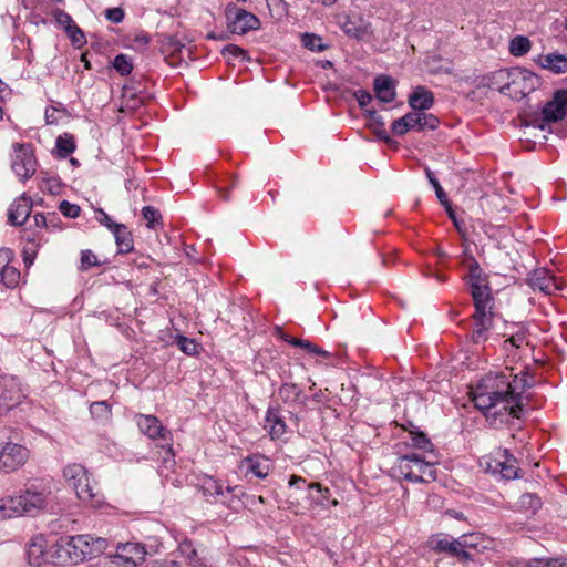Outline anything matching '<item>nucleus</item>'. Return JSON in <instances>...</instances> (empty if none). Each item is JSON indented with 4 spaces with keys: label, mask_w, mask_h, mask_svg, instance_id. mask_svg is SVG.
<instances>
[{
    "label": "nucleus",
    "mask_w": 567,
    "mask_h": 567,
    "mask_svg": "<svg viewBox=\"0 0 567 567\" xmlns=\"http://www.w3.org/2000/svg\"><path fill=\"white\" fill-rule=\"evenodd\" d=\"M373 90L377 99L382 103H390L396 96L395 81L385 74H380L374 78Z\"/></svg>",
    "instance_id": "4be33fe9"
},
{
    "label": "nucleus",
    "mask_w": 567,
    "mask_h": 567,
    "mask_svg": "<svg viewBox=\"0 0 567 567\" xmlns=\"http://www.w3.org/2000/svg\"><path fill=\"white\" fill-rule=\"evenodd\" d=\"M238 185V177L234 176L229 181L228 186H219L217 187L218 195L224 200H229V192L231 188H235Z\"/></svg>",
    "instance_id": "13d9d810"
},
{
    "label": "nucleus",
    "mask_w": 567,
    "mask_h": 567,
    "mask_svg": "<svg viewBox=\"0 0 567 567\" xmlns=\"http://www.w3.org/2000/svg\"><path fill=\"white\" fill-rule=\"evenodd\" d=\"M425 174H426L429 182L433 186L436 197L440 200V203L442 205L447 204V200H449L447 195L444 192V189L442 188V186H441L439 179L436 178V176L434 175V173L430 168H426Z\"/></svg>",
    "instance_id": "ea45409f"
},
{
    "label": "nucleus",
    "mask_w": 567,
    "mask_h": 567,
    "mask_svg": "<svg viewBox=\"0 0 567 567\" xmlns=\"http://www.w3.org/2000/svg\"><path fill=\"white\" fill-rule=\"evenodd\" d=\"M205 491L214 496H221L224 494V487L221 483L215 480H210L206 483Z\"/></svg>",
    "instance_id": "052dcab7"
},
{
    "label": "nucleus",
    "mask_w": 567,
    "mask_h": 567,
    "mask_svg": "<svg viewBox=\"0 0 567 567\" xmlns=\"http://www.w3.org/2000/svg\"><path fill=\"white\" fill-rule=\"evenodd\" d=\"M176 344L178 349L187 355H195L199 352L200 346L195 342L194 339H189L184 336H178L176 338Z\"/></svg>",
    "instance_id": "e433bc0d"
},
{
    "label": "nucleus",
    "mask_w": 567,
    "mask_h": 567,
    "mask_svg": "<svg viewBox=\"0 0 567 567\" xmlns=\"http://www.w3.org/2000/svg\"><path fill=\"white\" fill-rule=\"evenodd\" d=\"M14 254L9 248L0 249V285L16 288L20 281V271L13 266Z\"/></svg>",
    "instance_id": "4468645a"
},
{
    "label": "nucleus",
    "mask_w": 567,
    "mask_h": 567,
    "mask_svg": "<svg viewBox=\"0 0 567 567\" xmlns=\"http://www.w3.org/2000/svg\"><path fill=\"white\" fill-rule=\"evenodd\" d=\"M66 33L75 45H81L85 42L84 33L76 24L68 25Z\"/></svg>",
    "instance_id": "de8ad7c7"
},
{
    "label": "nucleus",
    "mask_w": 567,
    "mask_h": 567,
    "mask_svg": "<svg viewBox=\"0 0 567 567\" xmlns=\"http://www.w3.org/2000/svg\"><path fill=\"white\" fill-rule=\"evenodd\" d=\"M470 293L474 302V312H493L494 298L491 288L473 290Z\"/></svg>",
    "instance_id": "7c9ffc66"
},
{
    "label": "nucleus",
    "mask_w": 567,
    "mask_h": 567,
    "mask_svg": "<svg viewBox=\"0 0 567 567\" xmlns=\"http://www.w3.org/2000/svg\"><path fill=\"white\" fill-rule=\"evenodd\" d=\"M538 64L545 69L549 70L555 74H561L567 72V55L560 53H548L545 55H540L538 59Z\"/></svg>",
    "instance_id": "bb28decb"
},
{
    "label": "nucleus",
    "mask_w": 567,
    "mask_h": 567,
    "mask_svg": "<svg viewBox=\"0 0 567 567\" xmlns=\"http://www.w3.org/2000/svg\"><path fill=\"white\" fill-rule=\"evenodd\" d=\"M14 154L12 155L11 168L14 174L22 181L31 178L37 171V159L33 155L31 145L14 144Z\"/></svg>",
    "instance_id": "9d476101"
},
{
    "label": "nucleus",
    "mask_w": 567,
    "mask_h": 567,
    "mask_svg": "<svg viewBox=\"0 0 567 567\" xmlns=\"http://www.w3.org/2000/svg\"><path fill=\"white\" fill-rule=\"evenodd\" d=\"M49 492L31 485L19 495L0 498V519L16 516H34L47 506Z\"/></svg>",
    "instance_id": "f03ea898"
},
{
    "label": "nucleus",
    "mask_w": 567,
    "mask_h": 567,
    "mask_svg": "<svg viewBox=\"0 0 567 567\" xmlns=\"http://www.w3.org/2000/svg\"><path fill=\"white\" fill-rule=\"evenodd\" d=\"M567 111V91H557L554 99L547 102L543 110V120L545 122H557L565 117Z\"/></svg>",
    "instance_id": "a211bd4d"
},
{
    "label": "nucleus",
    "mask_w": 567,
    "mask_h": 567,
    "mask_svg": "<svg viewBox=\"0 0 567 567\" xmlns=\"http://www.w3.org/2000/svg\"><path fill=\"white\" fill-rule=\"evenodd\" d=\"M105 17L112 23H121L124 20V10L120 7L111 8L105 11Z\"/></svg>",
    "instance_id": "6e6d98bb"
},
{
    "label": "nucleus",
    "mask_w": 567,
    "mask_h": 567,
    "mask_svg": "<svg viewBox=\"0 0 567 567\" xmlns=\"http://www.w3.org/2000/svg\"><path fill=\"white\" fill-rule=\"evenodd\" d=\"M106 540L93 539L90 535L70 536L65 540L64 550L74 563L91 559L105 549Z\"/></svg>",
    "instance_id": "423d86ee"
},
{
    "label": "nucleus",
    "mask_w": 567,
    "mask_h": 567,
    "mask_svg": "<svg viewBox=\"0 0 567 567\" xmlns=\"http://www.w3.org/2000/svg\"><path fill=\"white\" fill-rule=\"evenodd\" d=\"M354 97L367 115V110H369L368 106L373 100L372 94L365 90H358L354 92Z\"/></svg>",
    "instance_id": "864d4df0"
},
{
    "label": "nucleus",
    "mask_w": 567,
    "mask_h": 567,
    "mask_svg": "<svg viewBox=\"0 0 567 567\" xmlns=\"http://www.w3.org/2000/svg\"><path fill=\"white\" fill-rule=\"evenodd\" d=\"M532 386L527 371L513 373V369L488 372L471 391L476 409L485 415L501 416L504 413L519 419L525 412L524 392Z\"/></svg>",
    "instance_id": "f257e3e1"
},
{
    "label": "nucleus",
    "mask_w": 567,
    "mask_h": 567,
    "mask_svg": "<svg viewBox=\"0 0 567 567\" xmlns=\"http://www.w3.org/2000/svg\"><path fill=\"white\" fill-rule=\"evenodd\" d=\"M429 543H430V547L435 553H446V550L449 548V544H451L452 540H450L447 537H444V538H432Z\"/></svg>",
    "instance_id": "5fc2aeb1"
},
{
    "label": "nucleus",
    "mask_w": 567,
    "mask_h": 567,
    "mask_svg": "<svg viewBox=\"0 0 567 567\" xmlns=\"http://www.w3.org/2000/svg\"><path fill=\"white\" fill-rule=\"evenodd\" d=\"M493 80L496 82H504L502 86L498 87L499 92L505 93L506 90H511L512 86L518 85V81H523V87L520 90L523 95H526V92H532L538 85V78L535 73L526 70V69H501L493 74Z\"/></svg>",
    "instance_id": "0eeeda50"
},
{
    "label": "nucleus",
    "mask_w": 567,
    "mask_h": 567,
    "mask_svg": "<svg viewBox=\"0 0 567 567\" xmlns=\"http://www.w3.org/2000/svg\"><path fill=\"white\" fill-rule=\"evenodd\" d=\"M90 413L96 421L106 422L112 416V408L106 401H97L90 405Z\"/></svg>",
    "instance_id": "473e14b6"
},
{
    "label": "nucleus",
    "mask_w": 567,
    "mask_h": 567,
    "mask_svg": "<svg viewBox=\"0 0 567 567\" xmlns=\"http://www.w3.org/2000/svg\"><path fill=\"white\" fill-rule=\"evenodd\" d=\"M528 284L533 290H539L545 295H555L565 287L564 280L546 268H538L530 272Z\"/></svg>",
    "instance_id": "f8f14e48"
},
{
    "label": "nucleus",
    "mask_w": 567,
    "mask_h": 567,
    "mask_svg": "<svg viewBox=\"0 0 567 567\" xmlns=\"http://www.w3.org/2000/svg\"><path fill=\"white\" fill-rule=\"evenodd\" d=\"M227 28L234 34H246L260 28V20L251 12L229 4L225 11Z\"/></svg>",
    "instance_id": "1a4fd4ad"
},
{
    "label": "nucleus",
    "mask_w": 567,
    "mask_h": 567,
    "mask_svg": "<svg viewBox=\"0 0 567 567\" xmlns=\"http://www.w3.org/2000/svg\"><path fill=\"white\" fill-rule=\"evenodd\" d=\"M395 470L404 480L413 483H429L436 480L434 462L425 461L417 453L400 456Z\"/></svg>",
    "instance_id": "39448f33"
},
{
    "label": "nucleus",
    "mask_w": 567,
    "mask_h": 567,
    "mask_svg": "<svg viewBox=\"0 0 567 567\" xmlns=\"http://www.w3.org/2000/svg\"><path fill=\"white\" fill-rule=\"evenodd\" d=\"M100 266L97 257L89 249L81 251V270H87L92 267Z\"/></svg>",
    "instance_id": "a18cd8bd"
},
{
    "label": "nucleus",
    "mask_w": 567,
    "mask_h": 567,
    "mask_svg": "<svg viewBox=\"0 0 567 567\" xmlns=\"http://www.w3.org/2000/svg\"><path fill=\"white\" fill-rule=\"evenodd\" d=\"M30 451L19 443H0V472L6 474L17 472L29 460Z\"/></svg>",
    "instance_id": "6e6552de"
},
{
    "label": "nucleus",
    "mask_w": 567,
    "mask_h": 567,
    "mask_svg": "<svg viewBox=\"0 0 567 567\" xmlns=\"http://www.w3.org/2000/svg\"><path fill=\"white\" fill-rule=\"evenodd\" d=\"M104 567H133L128 560L124 561V556L121 553H115L105 558Z\"/></svg>",
    "instance_id": "09e8293b"
},
{
    "label": "nucleus",
    "mask_w": 567,
    "mask_h": 567,
    "mask_svg": "<svg viewBox=\"0 0 567 567\" xmlns=\"http://www.w3.org/2000/svg\"><path fill=\"white\" fill-rule=\"evenodd\" d=\"M410 131L422 132V112L413 111L405 114Z\"/></svg>",
    "instance_id": "603ef678"
},
{
    "label": "nucleus",
    "mask_w": 567,
    "mask_h": 567,
    "mask_svg": "<svg viewBox=\"0 0 567 567\" xmlns=\"http://www.w3.org/2000/svg\"><path fill=\"white\" fill-rule=\"evenodd\" d=\"M530 50V41L524 35H516L509 42V52L514 56L525 55Z\"/></svg>",
    "instance_id": "72a5a7b5"
},
{
    "label": "nucleus",
    "mask_w": 567,
    "mask_h": 567,
    "mask_svg": "<svg viewBox=\"0 0 567 567\" xmlns=\"http://www.w3.org/2000/svg\"><path fill=\"white\" fill-rule=\"evenodd\" d=\"M63 476L81 502L91 506L100 503L97 486L91 481L87 470L82 464H68L63 470Z\"/></svg>",
    "instance_id": "20e7f679"
},
{
    "label": "nucleus",
    "mask_w": 567,
    "mask_h": 567,
    "mask_svg": "<svg viewBox=\"0 0 567 567\" xmlns=\"http://www.w3.org/2000/svg\"><path fill=\"white\" fill-rule=\"evenodd\" d=\"M240 468L244 471L246 477H248V475H254L258 478H266L269 475L272 465L268 457L261 454H254L241 461Z\"/></svg>",
    "instance_id": "f3484780"
},
{
    "label": "nucleus",
    "mask_w": 567,
    "mask_h": 567,
    "mask_svg": "<svg viewBox=\"0 0 567 567\" xmlns=\"http://www.w3.org/2000/svg\"><path fill=\"white\" fill-rule=\"evenodd\" d=\"M97 220L105 226L110 231L114 229V226H118V223H115L111 219V217L102 209H96Z\"/></svg>",
    "instance_id": "bf43d9fd"
},
{
    "label": "nucleus",
    "mask_w": 567,
    "mask_h": 567,
    "mask_svg": "<svg viewBox=\"0 0 567 567\" xmlns=\"http://www.w3.org/2000/svg\"><path fill=\"white\" fill-rule=\"evenodd\" d=\"M505 344L509 343L514 348H522L523 346H528V332L525 327H518L517 331L512 333V336L504 341Z\"/></svg>",
    "instance_id": "4c0bfd02"
},
{
    "label": "nucleus",
    "mask_w": 567,
    "mask_h": 567,
    "mask_svg": "<svg viewBox=\"0 0 567 567\" xmlns=\"http://www.w3.org/2000/svg\"><path fill=\"white\" fill-rule=\"evenodd\" d=\"M265 429L268 431L271 440H279L287 431V425L280 415L279 408L269 406L265 415Z\"/></svg>",
    "instance_id": "412c9836"
},
{
    "label": "nucleus",
    "mask_w": 567,
    "mask_h": 567,
    "mask_svg": "<svg viewBox=\"0 0 567 567\" xmlns=\"http://www.w3.org/2000/svg\"><path fill=\"white\" fill-rule=\"evenodd\" d=\"M466 544H463L462 542H460L458 539H452V543L449 544V548L446 550L447 554H450L451 556L453 557H456L457 556V553L458 550L462 548V547H465Z\"/></svg>",
    "instance_id": "e2e57ef3"
},
{
    "label": "nucleus",
    "mask_w": 567,
    "mask_h": 567,
    "mask_svg": "<svg viewBox=\"0 0 567 567\" xmlns=\"http://www.w3.org/2000/svg\"><path fill=\"white\" fill-rule=\"evenodd\" d=\"M75 147L74 136L70 133L59 135L55 141L56 153L61 158H66L71 155L75 151Z\"/></svg>",
    "instance_id": "2f4dec72"
},
{
    "label": "nucleus",
    "mask_w": 567,
    "mask_h": 567,
    "mask_svg": "<svg viewBox=\"0 0 567 567\" xmlns=\"http://www.w3.org/2000/svg\"><path fill=\"white\" fill-rule=\"evenodd\" d=\"M45 546L42 537H35L31 540L27 549V558L32 567H41L45 561Z\"/></svg>",
    "instance_id": "c756f323"
},
{
    "label": "nucleus",
    "mask_w": 567,
    "mask_h": 567,
    "mask_svg": "<svg viewBox=\"0 0 567 567\" xmlns=\"http://www.w3.org/2000/svg\"><path fill=\"white\" fill-rule=\"evenodd\" d=\"M519 506L523 509L529 511L532 514H535L542 507V501L537 495L526 493L520 496Z\"/></svg>",
    "instance_id": "c9c22d12"
},
{
    "label": "nucleus",
    "mask_w": 567,
    "mask_h": 567,
    "mask_svg": "<svg viewBox=\"0 0 567 567\" xmlns=\"http://www.w3.org/2000/svg\"><path fill=\"white\" fill-rule=\"evenodd\" d=\"M516 458L507 450L498 449L494 456L486 461V471L499 474L505 480H513L518 476Z\"/></svg>",
    "instance_id": "9b49d317"
},
{
    "label": "nucleus",
    "mask_w": 567,
    "mask_h": 567,
    "mask_svg": "<svg viewBox=\"0 0 567 567\" xmlns=\"http://www.w3.org/2000/svg\"><path fill=\"white\" fill-rule=\"evenodd\" d=\"M342 31L351 38L363 40L371 34V25L361 16L342 14L338 18Z\"/></svg>",
    "instance_id": "ddd939ff"
},
{
    "label": "nucleus",
    "mask_w": 567,
    "mask_h": 567,
    "mask_svg": "<svg viewBox=\"0 0 567 567\" xmlns=\"http://www.w3.org/2000/svg\"><path fill=\"white\" fill-rule=\"evenodd\" d=\"M159 51L164 55V59L169 65L177 64L179 55L185 49V44L182 43L175 35L162 34L159 35Z\"/></svg>",
    "instance_id": "aec40b11"
},
{
    "label": "nucleus",
    "mask_w": 567,
    "mask_h": 567,
    "mask_svg": "<svg viewBox=\"0 0 567 567\" xmlns=\"http://www.w3.org/2000/svg\"><path fill=\"white\" fill-rule=\"evenodd\" d=\"M117 553L124 556V561L128 560L131 566L137 567L144 560L148 551L145 546L141 543H126L117 546Z\"/></svg>",
    "instance_id": "b1692460"
},
{
    "label": "nucleus",
    "mask_w": 567,
    "mask_h": 567,
    "mask_svg": "<svg viewBox=\"0 0 567 567\" xmlns=\"http://www.w3.org/2000/svg\"><path fill=\"white\" fill-rule=\"evenodd\" d=\"M391 131L394 135L403 136L405 133L410 131L409 122L406 120V116H402L398 120H394L391 125Z\"/></svg>",
    "instance_id": "3c124183"
},
{
    "label": "nucleus",
    "mask_w": 567,
    "mask_h": 567,
    "mask_svg": "<svg viewBox=\"0 0 567 567\" xmlns=\"http://www.w3.org/2000/svg\"><path fill=\"white\" fill-rule=\"evenodd\" d=\"M187 559L189 561V565L193 567H206V558L200 557L195 548H192L190 551L187 554Z\"/></svg>",
    "instance_id": "4d7b16f0"
},
{
    "label": "nucleus",
    "mask_w": 567,
    "mask_h": 567,
    "mask_svg": "<svg viewBox=\"0 0 567 567\" xmlns=\"http://www.w3.org/2000/svg\"><path fill=\"white\" fill-rule=\"evenodd\" d=\"M32 210L31 199L25 195L17 198L8 209V223L12 226L23 225Z\"/></svg>",
    "instance_id": "6ab92c4d"
},
{
    "label": "nucleus",
    "mask_w": 567,
    "mask_h": 567,
    "mask_svg": "<svg viewBox=\"0 0 567 567\" xmlns=\"http://www.w3.org/2000/svg\"><path fill=\"white\" fill-rule=\"evenodd\" d=\"M278 395L282 402L288 405L296 403L305 404L307 401V396L303 395V391L296 383L290 382H285L280 385L278 389Z\"/></svg>",
    "instance_id": "cd10ccee"
},
{
    "label": "nucleus",
    "mask_w": 567,
    "mask_h": 567,
    "mask_svg": "<svg viewBox=\"0 0 567 567\" xmlns=\"http://www.w3.org/2000/svg\"><path fill=\"white\" fill-rule=\"evenodd\" d=\"M112 234L115 237L117 251L120 254H128L134 249L133 235L124 224L114 226Z\"/></svg>",
    "instance_id": "c85d7f7f"
},
{
    "label": "nucleus",
    "mask_w": 567,
    "mask_h": 567,
    "mask_svg": "<svg viewBox=\"0 0 567 567\" xmlns=\"http://www.w3.org/2000/svg\"><path fill=\"white\" fill-rule=\"evenodd\" d=\"M306 485H307V482L303 477L292 475L289 480L290 487L302 488Z\"/></svg>",
    "instance_id": "69168bd1"
},
{
    "label": "nucleus",
    "mask_w": 567,
    "mask_h": 567,
    "mask_svg": "<svg viewBox=\"0 0 567 567\" xmlns=\"http://www.w3.org/2000/svg\"><path fill=\"white\" fill-rule=\"evenodd\" d=\"M409 105L413 111L424 112L430 110L434 104V95L424 86H417L409 95Z\"/></svg>",
    "instance_id": "393cba45"
},
{
    "label": "nucleus",
    "mask_w": 567,
    "mask_h": 567,
    "mask_svg": "<svg viewBox=\"0 0 567 567\" xmlns=\"http://www.w3.org/2000/svg\"><path fill=\"white\" fill-rule=\"evenodd\" d=\"M143 218L146 220V226L148 228H156L157 226H162V215L159 210L153 206H145L142 209Z\"/></svg>",
    "instance_id": "f704fd0d"
},
{
    "label": "nucleus",
    "mask_w": 567,
    "mask_h": 567,
    "mask_svg": "<svg viewBox=\"0 0 567 567\" xmlns=\"http://www.w3.org/2000/svg\"><path fill=\"white\" fill-rule=\"evenodd\" d=\"M466 284L470 291L491 288L488 275L484 272L476 259H472L468 265V274L466 276Z\"/></svg>",
    "instance_id": "5701e85b"
},
{
    "label": "nucleus",
    "mask_w": 567,
    "mask_h": 567,
    "mask_svg": "<svg viewBox=\"0 0 567 567\" xmlns=\"http://www.w3.org/2000/svg\"><path fill=\"white\" fill-rule=\"evenodd\" d=\"M303 45L315 52H322L327 49V45L323 44L322 38L316 34L306 33L302 38Z\"/></svg>",
    "instance_id": "a19ab883"
},
{
    "label": "nucleus",
    "mask_w": 567,
    "mask_h": 567,
    "mask_svg": "<svg viewBox=\"0 0 567 567\" xmlns=\"http://www.w3.org/2000/svg\"><path fill=\"white\" fill-rule=\"evenodd\" d=\"M113 68L121 75H128L133 70L132 60L125 54H117L113 60Z\"/></svg>",
    "instance_id": "58836bf2"
},
{
    "label": "nucleus",
    "mask_w": 567,
    "mask_h": 567,
    "mask_svg": "<svg viewBox=\"0 0 567 567\" xmlns=\"http://www.w3.org/2000/svg\"><path fill=\"white\" fill-rule=\"evenodd\" d=\"M134 420L140 431L150 440L162 441L156 446L165 450L163 463L173 466L175 464V454L172 447V432L163 426L161 420L155 415L138 413L134 416Z\"/></svg>",
    "instance_id": "7ed1b4c3"
},
{
    "label": "nucleus",
    "mask_w": 567,
    "mask_h": 567,
    "mask_svg": "<svg viewBox=\"0 0 567 567\" xmlns=\"http://www.w3.org/2000/svg\"><path fill=\"white\" fill-rule=\"evenodd\" d=\"M307 486L309 489H316V492L319 494L318 497L311 496L315 499V502L322 506L327 505V502H329L330 498V489L328 487H323L319 483H312Z\"/></svg>",
    "instance_id": "c03bdc74"
},
{
    "label": "nucleus",
    "mask_w": 567,
    "mask_h": 567,
    "mask_svg": "<svg viewBox=\"0 0 567 567\" xmlns=\"http://www.w3.org/2000/svg\"><path fill=\"white\" fill-rule=\"evenodd\" d=\"M221 53L227 59H234V60H240V61L248 60L247 52L243 48H240L236 44L226 45L221 50Z\"/></svg>",
    "instance_id": "79ce46f5"
},
{
    "label": "nucleus",
    "mask_w": 567,
    "mask_h": 567,
    "mask_svg": "<svg viewBox=\"0 0 567 567\" xmlns=\"http://www.w3.org/2000/svg\"><path fill=\"white\" fill-rule=\"evenodd\" d=\"M23 398L21 384L14 377H2L0 379V410H9L18 404Z\"/></svg>",
    "instance_id": "2eb2a0df"
},
{
    "label": "nucleus",
    "mask_w": 567,
    "mask_h": 567,
    "mask_svg": "<svg viewBox=\"0 0 567 567\" xmlns=\"http://www.w3.org/2000/svg\"><path fill=\"white\" fill-rule=\"evenodd\" d=\"M55 18H56V21H58L60 24H64V25H65V28H66L68 25H71V24H75V23H74V21H73V19H72V17H71L69 13H66V12H64V11H62V10H59V11L55 13Z\"/></svg>",
    "instance_id": "680f3d73"
},
{
    "label": "nucleus",
    "mask_w": 567,
    "mask_h": 567,
    "mask_svg": "<svg viewBox=\"0 0 567 567\" xmlns=\"http://www.w3.org/2000/svg\"><path fill=\"white\" fill-rule=\"evenodd\" d=\"M60 212L69 218H76L80 216L81 208L76 204H72L68 200H62L59 205Z\"/></svg>",
    "instance_id": "49530a36"
},
{
    "label": "nucleus",
    "mask_w": 567,
    "mask_h": 567,
    "mask_svg": "<svg viewBox=\"0 0 567 567\" xmlns=\"http://www.w3.org/2000/svg\"><path fill=\"white\" fill-rule=\"evenodd\" d=\"M440 121L439 118L431 114L422 112V127L421 131H434L439 127Z\"/></svg>",
    "instance_id": "8fccbe9b"
},
{
    "label": "nucleus",
    "mask_w": 567,
    "mask_h": 567,
    "mask_svg": "<svg viewBox=\"0 0 567 567\" xmlns=\"http://www.w3.org/2000/svg\"><path fill=\"white\" fill-rule=\"evenodd\" d=\"M153 567H182L179 563L175 560H159L156 561Z\"/></svg>",
    "instance_id": "774afa93"
},
{
    "label": "nucleus",
    "mask_w": 567,
    "mask_h": 567,
    "mask_svg": "<svg viewBox=\"0 0 567 567\" xmlns=\"http://www.w3.org/2000/svg\"><path fill=\"white\" fill-rule=\"evenodd\" d=\"M546 567H567V558L564 559H545Z\"/></svg>",
    "instance_id": "338daca9"
},
{
    "label": "nucleus",
    "mask_w": 567,
    "mask_h": 567,
    "mask_svg": "<svg viewBox=\"0 0 567 567\" xmlns=\"http://www.w3.org/2000/svg\"><path fill=\"white\" fill-rule=\"evenodd\" d=\"M411 443L414 447L422 451L432 450V443L423 432H411Z\"/></svg>",
    "instance_id": "37998d69"
},
{
    "label": "nucleus",
    "mask_w": 567,
    "mask_h": 567,
    "mask_svg": "<svg viewBox=\"0 0 567 567\" xmlns=\"http://www.w3.org/2000/svg\"><path fill=\"white\" fill-rule=\"evenodd\" d=\"M445 207V210L449 215V217L451 218V220L453 221L454 226L461 230V225H460V221L457 220L456 216H455V213L452 208V205H451V202L447 200V204L443 205Z\"/></svg>",
    "instance_id": "0e129e2a"
},
{
    "label": "nucleus",
    "mask_w": 567,
    "mask_h": 567,
    "mask_svg": "<svg viewBox=\"0 0 567 567\" xmlns=\"http://www.w3.org/2000/svg\"><path fill=\"white\" fill-rule=\"evenodd\" d=\"M365 117L368 118L367 126L373 132L378 140L386 144L393 143V140L385 130L383 117L379 115L375 110H367Z\"/></svg>",
    "instance_id": "a878e982"
},
{
    "label": "nucleus",
    "mask_w": 567,
    "mask_h": 567,
    "mask_svg": "<svg viewBox=\"0 0 567 567\" xmlns=\"http://www.w3.org/2000/svg\"><path fill=\"white\" fill-rule=\"evenodd\" d=\"M473 327L470 332V339L475 344H481L487 341L488 332L493 328V312H474L471 316Z\"/></svg>",
    "instance_id": "dca6fc26"
}]
</instances>
